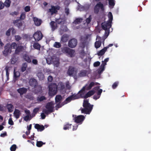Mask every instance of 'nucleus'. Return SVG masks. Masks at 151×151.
Listing matches in <instances>:
<instances>
[{
  "label": "nucleus",
  "mask_w": 151,
  "mask_h": 151,
  "mask_svg": "<svg viewBox=\"0 0 151 151\" xmlns=\"http://www.w3.org/2000/svg\"><path fill=\"white\" fill-rule=\"evenodd\" d=\"M77 44V40L75 38L70 40L68 43V46L70 48H74L76 46Z\"/></svg>",
  "instance_id": "obj_7"
},
{
  "label": "nucleus",
  "mask_w": 151,
  "mask_h": 151,
  "mask_svg": "<svg viewBox=\"0 0 151 151\" xmlns=\"http://www.w3.org/2000/svg\"><path fill=\"white\" fill-rule=\"evenodd\" d=\"M108 17L109 18V20L107 21L111 23L113 19V17L112 14L111 12H109V13L108 14Z\"/></svg>",
  "instance_id": "obj_31"
},
{
  "label": "nucleus",
  "mask_w": 151,
  "mask_h": 151,
  "mask_svg": "<svg viewBox=\"0 0 151 151\" xmlns=\"http://www.w3.org/2000/svg\"><path fill=\"white\" fill-rule=\"evenodd\" d=\"M27 66V64L26 63H23L21 68V70L22 72H24L26 70Z\"/></svg>",
  "instance_id": "obj_42"
},
{
  "label": "nucleus",
  "mask_w": 151,
  "mask_h": 151,
  "mask_svg": "<svg viewBox=\"0 0 151 151\" xmlns=\"http://www.w3.org/2000/svg\"><path fill=\"white\" fill-rule=\"evenodd\" d=\"M6 76L7 78V80H8L9 79V73L8 71V69L6 68Z\"/></svg>",
  "instance_id": "obj_61"
},
{
  "label": "nucleus",
  "mask_w": 151,
  "mask_h": 151,
  "mask_svg": "<svg viewBox=\"0 0 151 151\" xmlns=\"http://www.w3.org/2000/svg\"><path fill=\"white\" fill-rule=\"evenodd\" d=\"M85 119V116L83 115H80L75 117V122L77 123H80L84 121Z\"/></svg>",
  "instance_id": "obj_11"
},
{
  "label": "nucleus",
  "mask_w": 151,
  "mask_h": 151,
  "mask_svg": "<svg viewBox=\"0 0 151 151\" xmlns=\"http://www.w3.org/2000/svg\"><path fill=\"white\" fill-rule=\"evenodd\" d=\"M34 127L37 129L38 131L42 132L45 129V127L42 125H40L39 124H35Z\"/></svg>",
  "instance_id": "obj_18"
},
{
  "label": "nucleus",
  "mask_w": 151,
  "mask_h": 151,
  "mask_svg": "<svg viewBox=\"0 0 151 151\" xmlns=\"http://www.w3.org/2000/svg\"><path fill=\"white\" fill-rule=\"evenodd\" d=\"M68 40V37L66 35H63L61 38V42H65L67 41Z\"/></svg>",
  "instance_id": "obj_28"
},
{
  "label": "nucleus",
  "mask_w": 151,
  "mask_h": 151,
  "mask_svg": "<svg viewBox=\"0 0 151 151\" xmlns=\"http://www.w3.org/2000/svg\"><path fill=\"white\" fill-rule=\"evenodd\" d=\"M54 104L52 102L47 103L45 106V108L47 109H44L43 112L46 114H48L49 113L53 112L54 111Z\"/></svg>",
  "instance_id": "obj_3"
},
{
  "label": "nucleus",
  "mask_w": 151,
  "mask_h": 151,
  "mask_svg": "<svg viewBox=\"0 0 151 151\" xmlns=\"http://www.w3.org/2000/svg\"><path fill=\"white\" fill-rule=\"evenodd\" d=\"M18 57L16 55V54L14 53L12 58L11 61V63L12 64H15L18 60Z\"/></svg>",
  "instance_id": "obj_19"
},
{
  "label": "nucleus",
  "mask_w": 151,
  "mask_h": 151,
  "mask_svg": "<svg viewBox=\"0 0 151 151\" xmlns=\"http://www.w3.org/2000/svg\"><path fill=\"white\" fill-rule=\"evenodd\" d=\"M50 25L51 28V30L52 31H54L57 28V24L54 21H51L50 23Z\"/></svg>",
  "instance_id": "obj_21"
},
{
  "label": "nucleus",
  "mask_w": 151,
  "mask_h": 151,
  "mask_svg": "<svg viewBox=\"0 0 151 151\" xmlns=\"http://www.w3.org/2000/svg\"><path fill=\"white\" fill-rule=\"evenodd\" d=\"M46 99V98L44 96H42L40 97H37V100L38 102H41Z\"/></svg>",
  "instance_id": "obj_40"
},
{
  "label": "nucleus",
  "mask_w": 151,
  "mask_h": 151,
  "mask_svg": "<svg viewBox=\"0 0 151 151\" xmlns=\"http://www.w3.org/2000/svg\"><path fill=\"white\" fill-rule=\"evenodd\" d=\"M109 4L110 6L113 7L115 5V3L114 0H109Z\"/></svg>",
  "instance_id": "obj_48"
},
{
  "label": "nucleus",
  "mask_w": 151,
  "mask_h": 151,
  "mask_svg": "<svg viewBox=\"0 0 151 151\" xmlns=\"http://www.w3.org/2000/svg\"><path fill=\"white\" fill-rule=\"evenodd\" d=\"M22 25V24L21 22H19L17 24H16V26H17V27L19 28L21 27Z\"/></svg>",
  "instance_id": "obj_64"
},
{
  "label": "nucleus",
  "mask_w": 151,
  "mask_h": 151,
  "mask_svg": "<svg viewBox=\"0 0 151 151\" xmlns=\"http://www.w3.org/2000/svg\"><path fill=\"white\" fill-rule=\"evenodd\" d=\"M71 124H69L68 123L66 124L64 126L63 129L65 130L69 129L71 128Z\"/></svg>",
  "instance_id": "obj_39"
},
{
  "label": "nucleus",
  "mask_w": 151,
  "mask_h": 151,
  "mask_svg": "<svg viewBox=\"0 0 151 151\" xmlns=\"http://www.w3.org/2000/svg\"><path fill=\"white\" fill-rule=\"evenodd\" d=\"M34 58V57L32 55H29L27 54H25L23 55L24 60L27 63H30L31 62V60Z\"/></svg>",
  "instance_id": "obj_12"
},
{
  "label": "nucleus",
  "mask_w": 151,
  "mask_h": 151,
  "mask_svg": "<svg viewBox=\"0 0 151 151\" xmlns=\"http://www.w3.org/2000/svg\"><path fill=\"white\" fill-rule=\"evenodd\" d=\"M29 83L30 86L34 88H36L37 85V81L34 78L31 79L30 80Z\"/></svg>",
  "instance_id": "obj_15"
},
{
  "label": "nucleus",
  "mask_w": 151,
  "mask_h": 151,
  "mask_svg": "<svg viewBox=\"0 0 151 151\" xmlns=\"http://www.w3.org/2000/svg\"><path fill=\"white\" fill-rule=\"evenodd\" d=\"M63 51L64 52L69 55L71 57L74 56L75 52L74 50L71 49L68 47H66L64 48Z\"/></svg>",
  "instance_id": "obj_9"
},
{
  "label": "nucleus",
  "mask_w": 151,
  "mask_h": 151,
  "mask_svg": "<svg viewBox=\"0 0 151 151\" xmlns=\"http://www.w3.org/2000/svg\"><path fill=\"white\" fill-rule=\"evenodd\" d=\"M11 1L10 0H6L4 3V5L6 7H9L10 5Z\"/></svg>",
  "instance_id": "obj_43"
},
{
  "label": "nucleus",
  "mask_w": 151,
  "mask_h": 151,
  "mask_svg": "<svg viewBox=\"0 0 151 151\" xmlns=\"http://www.w3.org/2000/svg\"><path fill=\"white\" fill-rule=\"evenodd\" d=\"M94 83L93 82H91L88 86H87V85L86 84V90L88 91L90 90L94 86Z\"/></svg>",
  "instance_id": "obj_32"
},
{
  "label": "nucleus",
  "mask_w": 151,
  "mask_h": 151,
  "mask_svg": "<svg viewBox=\"0 0 151 151\" xmlns=\"http://www.w3.org/2000/svg\"><path fill=\"white\" fill-rule=\"evenodd\" d=\"M101 41H96L95 42V47L96 48H98L101 45Z\"/></svg>",
  "instance_id": "obj_38"
},
{
  "label": "nucleus",
  "mask_w": 151,
  "mask_h": 151,
  "mask_svg": "<svg viewBox=\"0 0 151 151\" xmlns=\"http://www.w3.org/2000/svg\"><path fill=\"white\" fill-rule=\"evenodd\" d=\"M20 76V74L19 73V72L18 71H15V70L14 71V78L16 79L17 78H19Z\"/></svg>",
  "instance_id": "obj_37"
},
{
  "label": "nucleus",
  "mask_w": 151,
  "mask_h": 151,
  "mask_svg": "<svg viewBox=\"0 0 151 151\" xmlns=\"http://www.w3.org/2000/svg\"><path fill=\"white\" fill-rule=\"evenodd\" d=\"M15 40L17 41H19L22 39V37L19 35H15Z\"/></svg>",
  "instance_id": "obj_55"
},
{
  "label": "nucleus",
  "mask_w": 151,
  "mask_h": 151,
  "mask_svg": "<svg viewBox=\"0 0 151 151\" xmlns=\"http://www.w3.org/2000/svg\"><path fill=\"white\" fill-rule=\"evenodd\" d=\"M105 68V66H103V65H100V67L99 69V72L100 73L102 72L104 70Z\"/></svg>",
  "instance_id": "obj_51"
},
{
  "label": "nucleus",
  "mask_w": 151,
  "mask_h": 151,
  "mask_svg": "<svg viewBox=\"0 0 151 151\" xmlns=\"http://www.w3.org/2000/svg\"><path fill=\"white\" fill-rule=\"evenodd\" d=\"M60 9V7L59 6L51 5V8L48 9V13H50L51 15H52L54 14H57L58 11Z\"/></svg>",
  "instance_id": "obj_5"
},
{
  "label": "nucleus",
  "mask_w": 151,
  "mask_h": 151,
  "mask_svg": "<svg viewBox=\"0 0 151 151\" xmlns=\"http://www.w3.org/2000/svg\"><path fill=\"white\" fill-rule=\"evenodd\" d=\"M24 49V47L22 46H17L15 50L14 53L16 55H18L19 52H22Z\"/></svg>",
  "instance_id": "obj_20"
},
{
  "label": "nucleus",
  "mask_w": 151,
  "mask_h": 151,
  "mask_svg": "<svg viewBox=\"0 0 151 151\" xmlns=\"http://www.w3.org/2000/svg\"><path fill=\"white\" fill-rule=\"evenodd\" d=\"M33 47L34 48H35V49L38 50H40V48L41 47V46L40 44H39L37 42H36L34 43V44H33Z\"/></svg>",
  "instance_id": "obj_33"
},
{
  "label": "nucleus",
  "mask_w": 151,
  "mask_h": 151,
  "mask_svg": "<svg viewBox=\"0 0 151 151\" xmlns=\"http://www.w3.org/2000/svg\"><path fill=\"white\" fill-rule=\"evenodd\" d=\"M62 97L61 95H58L55 97V102L56 103L60 102L62 99Z\"/></svg>",
  "instance_id": "obj_27"
},
{
  "label": "nucleus",
  "mask_w": 151,
  "mask_h": 151,
  "mask_svg": "<svg viewBox=\"0 0 151 151\" xmlns=\"http://www.w3.org/2000/svg\"><path fill=\"white\" fill-rule=\"evenodd\" d=\"M32 63L35 65H37L38 64V61L36 59H32Z\"/></svg>",
  "instance_id": "obj_62"
},
{
  "label": "nucleus",
  "mask_w": 151,
  "mask_h": 151,
  "mask_svg": "<svg viewBox=\"0 0 151 151\" xmlns=\"http://www.w3.org/2000/svg\"><path fill=\"white\" fill-rule=\"evenodd\" d=\"M45 143H44L41 141H37L36 143V146L38 147H42L43 145L45 144Z\"/></svg>",
  "instance_id": "obj_41"
},
{
  "label": "nucleus",
  "mask_w": 151,
  "mask_h": 151,
  "mask_svg": "<svg viewBox=\"0 0 151 151\" xmlns=\"http://www.w3.org/2000/svg\"><path fill=\"white\" fill-rule=\"evenodd\" d=\"M17 91L20 94V96H22L23 94L27 93V89L24 87H22L19 88L17 89Z\"/></svg>",
  "instance_id": "obj_16"
},
{
  "label": "nucleus",
  "mask_w": 151,
  "mask_h": 151,
  "mask_svg": "<svg viewBox=\"0 0 151 151\" xmlns=\"http://www.w3.org/2000/svg\"><path fill=\"white\" fill-rule=\"evenodd\" d=\"M77 71L75 67L69 66L67 72V74L70 76H71L74 73H76Z\"/></svg>",
  "instance_id": "obj_10"
},
{
  "label": "nucleus",
  "mask_w": 151,
  "mask_h": 151,
  "mask_svg": "<svg viewBox=\"0 0 151 151\" xmlns=\"http://www.w3.org/2000/svg\"><path fill=\"white\" fill-rule=\"evenodd\" d=\"M87 71L86 70H82L78 73V76L79 77H83L86 76L87 74Z\"/></svg>",
  "instance_id": "obj_22"
},
{
  "label": "nucleus",
  "mask_w": 151,
  "mask_h": 151,
  "mask_svg": "<svg viewBox=\"0 0 151 151\" xmlns=\"http://www.w3.org/2000/svg\"><path fill=\"white\" fill-rule=\"evenodd\" d=\"M55 22L58 24H62V23L63 22V19L61 18L57 19H56Z\"/></svg>",
  "instance_id": "obj_52"
},
{
  "label": "nucleus",
  "mask_w": 151,
  "mask_h": 151,
  "mask_svg": "<svg viewBox=\"0 0 151 151\" xmlns=\"http://www.w3.org/2000/svg\"><path fill=\"white\" fill-rule=\"evenodd\" d=\"M4 50L3 51V53L5 56L11 52V49L10 47L5 46L4 47Z\"/></svg>",
  "instance_id": "obj_17"
},
{
  "label": "nucleus",
  "mask_w": 151,
  "mask_h": 151,
  "mask_svg": "<svg viewBox=\"0 0 151 151\" xmlns=\"http://www.w3.org/2000/svg\"><path fill=\"white\" fill-rule=\"evenodd\" d=\"M30 10V7L29 6H26L24 8V10L26 12H29Z\"/></svg>",
  "instance_id": "obj_57"
},
{
  "label": "nucleus",
  "mask_w": 151,
  "mask_h": 151,
  "mask_svg": "<svg viewBox=\"0 0 151 151\" xmlns=\"http://www.w3.org/2000/svg\"><path fill=\"white\" fill-rule=\"evenodd\" d=\"M61 46V44L58 42H55L54 44V47L56 48H60Z\"/></svg>",
  "instance_id": "obj_46"
},
{
  "label": "nucleus",
  "mask_w": 151,
  "mask_h": 151,
  "mask_svg": "<svg viewBox=\"0 0 151 151\" xmlns=\"http://www.w3.org/2000/svg\"><path fill=\"white\" fill-rule=\"evenodd\" d=\"M95 91L93 90H91L88 91L85 95L84 99H86L89 97H90L91 96L93 95L95 93Z\"/></svg>",
  "instance_id": "obj_23"
},
{
  "label": "nucleus",
  "mask_w": 151,
  "mask_h": 151,
  "mask_svg": "<svg viewBox=\"0 0 151 151\" xmlns=\"http://www.w3.org/2000/svg\"><path fill=\"white\" fill-rule=\"evenodd\" d=\"M16 148V145H13L11 146L10 149L11 151H15Z\"/></svg>",
  "instance_id": "obj_53"
},
{
  "label": "nucleus",
  "mask_w": 151,
  "mask_h": 151,
  "mask_svg": "<svg viewBox=\"0 0 151 151\" xmlns=\"http://www.w3.org/2000/svg\"><path fill=\"white\" fill-rule=\"evenodd\" d=\"M11 29L9 28L6 32V35L7 36H9L11 34Z\"/></svg>",
  "instance_id": "obj_58"
},
{
  "label": "nucleus",
  "mask_w": 151,
  "mask_h": 151,
  "mask_svg": "<svg viewBox=\"0 0 151 151\" xmlns=\"http://www.w3.org/2000/svg\"><path fill=\"white\" fill-rule=\"evenodd\" d=\"M17 45L15 42H12L11 43L10 45V48L12 49H15L17 47Z\"/></svg>",
  "instance_id": "obj_49"
},
{
  "label": "nucleus",
  "mask_w": 151,
  "mask_h": 151,
  "mask_svg": "<svg viewBox=\"0 0 151 151\" xmlns=\"http://www.w3.org/2000/svg\"><path fill=\"white\" fill-rule=\"evenodd\" d=\"M72 99V100H74L78 99L79 97H78L77 94H73L70 96Z\"/></svg>",
  "instance_id": "obj_50"
},
{
  "label": "nucleus",
  "mask_w": 151,
  "mask_h": 151,
  "mask_svg": "<svg viewBox=\"0 0 151 151\" xmlns=\"http://www.w3.org/2000/svg\"><path fill=\"white\" fill-rule=\"evenodd\" d=\"M37 76L40 80H43L44 78V75L42 72L38 73L37 74Z\"/></svg>",
  "instance_id": "obj_30"
},
{
  "label": "nucleus",
  "mask_w": 151,
  "mask_h": 151,
  "mask_svg": "<svg viewBox=\"0 0 151 151\" xmlns=\"http://www.w3.org/2000/svg\"><path fill=\"white\" fill-rule=\"evenodd\" d=\"M83 108H81L80 109L81 113L89 114L93 109V105L91 104L89 102L88 100L87 99L83 100Z\"/></svg>",
  "instance_id": "obj_1"
},
{
  "label": "nucleus",
  "mask_w": 151,
  "mask_h": 151,
  "mask_svg": "<svg viewBox=\"0 0 151 151\" xmlns=\"http://www.w3.org/2000/svg\"><path fill=\"white\" fill-rule=\"evenodd\" d=\"M58 88L60 91H62L65 89V86L64 84L62 82H60L58 84Z\"/></svg>",
  "instance_id": "obj_26"
},
{
  "label": "nucleus",
  "mask_w": 151,
  "mask_h": 151,
  "mask_svg": "<svg viewBox=\"0 0 151 151\" xmlns=\"http://www.w3.org/2000/svg\"><path fill=\"white\" fill-rule=\"evenodd\" d=\"M26 18V14L25 12H22L20 16L19 17L20 20H23Z\"/></svg>",
  "instance_id": "obj_44"
},
{
  "label": "nucleus",
  "mask_w": 151,
  "mask_h": 151,
  "mask_svg": "<svg viewBox=\"0 0 151 151\" xmlns=\"http://www.w3.org/2000/svg\"><path fill=\"white\" fill-rule=\"evenodd\" d=\"M6 107L9 112H12L13 111L14 107L12 104H8Z\"/></svg>",
  "instance_id": "obj_29"
},
{
  "label": "nucleus",
  "mask_w": 151,
  "mask_h": 151,
  "mask_svg": "<svg viewBox=\"0 0 151 151\" xmlns=\"http://www.w3.org/2000/svg\"><path fill=\"white\" fill-rule=\"evenodd\" d=\"M86 85L83 87L78 92V93L80 94V97L84 99L85 93H86Z\"/></svg>",
  "instance_id": "obj_13"
},
{
  "label": "nucleus",
  "mask_w": 151,
  "mask_h": 151,
  "mask_svg": "<svg viewBox=\"0 0 151 151\" xmlns=\"http://www.w3.org/2000/svg\"><path fill=\"white\" fill-rule=\"evenodd\" d=\"M72 100V99L71 98L70 96L68 97L63 102L64 104H66L70 102Z\"/></svg>",
  "instance_id": "obj_34"
},
{
  "label": "nucleus",
  "mask_w": 151,
  "mask_h": 151,
  "mask_svg": "<svg viewBox=\"0 0 151 151\" xmlns=\"http://www.w3.org/2000/svg\"><path fill=\"white\" fill-rule=\"evenodd\" d=\"M33 37L35 40L37 42L42 39L43 35L40 31H37L34 34Z\"/></svg>",
  "instance_id": "obj_6"
},
{
  "label": "nucleus",
  "mask_w": 151,
  "mask_h": 151,
  "mask_svg": "<svg viewBox=\"0 0 151 151\" xmlns=\"http://www.w3.org/2000/svg\"><path fill=\"white\" fill-rule=\"evenodd\" d=\"M83 19L82 18L76 19L73 22V23L76 24H79L82 22Z\"/></svg>",
  "instance_id": "obj_36"
},
{
  "label": "nucleus",
  "mask_w": 151,
  "mask_h": 151,
  "mask_svg": "<svg viewBox=\"0 0 151 151\" xmlns=\"http://www.w3.org/2000/svg\"><path fill=\"white\" fill-rule=\"evenodd\" d=\"M48 88V94L50 96L52 97L57 93L58 87L56 83H52L50 84Z\"/></svg>",
  "instance_id": "obj_2"
},
{
  "label": "nucleus",
  "mask_w": 151,
  "mask_h": 151,
  "mask_svg": "<svg viewBox=\"0 0 151 151\" xmlns=\"http://www.w3.org/2000/svg\"><path fill=\"white\" fill-rule=\"evenodd\" d=\"M119 84V82L116 81L112 85V88L113 89H114Z\"/></svg>",
  "instance_id": "obj_54"
},
{
  "label": "nucleus",
  "mask_w": 151,
  "mask_h": 151,
  "mask_svg": "<svg viewBox=\"0 0 151 151\" xmlns=\"http://www.w3.org/2000/svg\"><path fill=\"white\" fill-rule=\"evenodd\" d=\"M111 23L109 22H104L101 24V26L102 29L104 30L109 29L111 27Z\"/></svg>",
  "instance_id": "obj_8"
},
{
  "label": "nucleus",
  "mask_w": 151,
  "mask_h": 151,
  "mask_svg": "<svg viewBox=\"0 0 151 151\" xmlns=\"http://www.w3.org/2000/svg\"><path fill=\"white\" fill-rule=\"evenodd\" d=\"M19 13L18 12L14 11V12L11 13L10 14L13 16H14V15H17Z\"/></svg>",
  "instance_id": "obj_60"
},
{
  "label": "nucleus",
  "mask_w": 151,
  "mask_h": 151,
  "mask_svg": "<svg viewBox=\"0 0 151 151\" xmlns=\"http://www.w3.org/2000/svg\"><path fill=\"white\" fill-rule=\"evenodd\" d=\"M53 80V78L52 76H49L47 78V80L48 82H51Z\"/></svg>",
  "instance_id": "obj_63"
},
{
  "label": "nucleus",
  "mask_w": 151,
  "mask_h": 151,
  "mask_svg": "<svg viewBox=\"0 0 151 151\" xmlns=\"http://www.w3.org/2000/svg\"><path fill=\"white\" fill-rule=\"evenodd\" d=\"M8 124L11 125H12L14 124V123L12 120V117H10L9 118L8 121Z\"/></svg>",
  "instance_id": "obj_56"
},
{
  "label": "nucleus",
  "mask_w": 151,
  "mask_h": 151,
  "mask_svg": "<svg viewBox=\"0 0 151 151\" xmlns=\"http://www.w3.org/2000/svg\"><path fill=\"white\" fill-rule=\"evenodd\" d=\"M33 19L36 26H39L41 24L42 22V20L41 19H39L36 17H33Z\"/></svg>",
  "instance_id": "obj_14"
},
{
  "label": "nucleus",
  "mask_w": 151,
  "mask_h": 151,
  "mask_svg": "<svg viewBox=\"0 0 151 151\" xmlns=\"http://www.w3.org/2000/svg\"><path fill=\"white\" fill-rule=\"evenodd\" d=\"M64 105L65 104L63 102L61 104H60V102H59V103L56 105V110H57L58 108L61 107Z\"/></svg>",
  "instance_id": "obj_47"
},
{
  "label": "nucleus",
  "mask_w": 151,
  "mask_h": 151,
  "mask_svg": "<svg viewBox=\"0 0 151 151\" xmlns=\"http://www.w3.org/2000/svg\"><path fill=\"white\" fill-rule=\"evenodd\" d=\"M95 90H98V91L97 93V95L100 96H100L101 95V94L102 92V90L101 89H100L99 90V86H97L96 87H95L94 88Z\"/></svg>",
  "instance_id": "obj_35"
},
{
  "label": "nucleus",
  "mask_w": 151,
  "mask_h": 151,
  "mask_svg": "<svg viewBox=\"0 0 151 151\" xmlns=\"http://www.w3.org/2000/svg\"><path fill=\"white\" fill-rule=\"evenodd\" d=\"M14 114L16 119H18L19 117L20 114V111L18 109H15L14 112Z\"/></svg>",
  "instance_id": "obj_24"
},
{
  "label": "nucleus",
  "mask_w": 151,
  "mask_h": 151,
  "mask_svg": "<svg viewBox=\"0 0 151 151\" xmlns=\"http://www.w3.org/2000/svg\"><path fill=\"white\" fill-rule=\"evenodd\" d=\"M106 50V48L104 47L103 49L98 51L97 54L98 56H101L104 54Z\"/></svg>",
  "instance_id": "obj_25"
},
{
  "label": "nucleus",
  "mask_w": 151,
  "mask_h": 151,
  "mask_svg": "<svg viewBox=\"0 0 151 151\" xmlns=\"http://www.w3.org/2000/svg\"><path fill=\"white\" fill-rule=\"evenodd\" d=\"M92 20L91 15H90L88 18H86V22L87 24H88L91 22Z\"/></svg>",
  "instance_id": "obj_45"
},
{
  "label": "nucleus",
  "mask_w": 151,
  "mask_h": 151,
  "mask_svg": "<svg viewBox=\"0 0 151 151\" xmlns=\"http://www.w3.org/2000/svg\"><path fill=\"white\" fill-rule=\"evenodd\" d=\"M100 63L99 61H96L93 63V66L94 67H98L100 65Z\"/></svg>",
  "instance_id": "obj_59"
},
{
  "label": "nucleus",
  "mask_w": 151,
  "mask_h": 151,
  "mask_svg": "<svg viewBox=\"0 0 151 151\" xmlns=\"http://www.w3.org/2000/svg\"><path fill=\"white\" fill-rule=\"evenodd\" d=\"M100 9L101 11L102 12H104V5L100 2H99L94 7V13L95 14H97L99 12Z\"/></svg>",
  "instance_id": "obj_4"
}]
</instances>
